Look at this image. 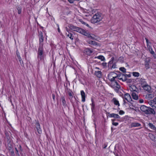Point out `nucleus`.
<instances>
[{
    "label": "nucleus",
    "instance_id": "nucleus-32",
    "mask_svg": "<svg viewBox=\"0 0 156 156\" xmlns=\"http://www.w3.org/2000/svg\"><path fill=\"white\" fill-rule=\"evenodd\" d=\"M124 75V74L119 73V74L117 75V76H117V78H118V79L120 80V78H122Z\"/></svg>",
    "mask_w": 156,
    "mask_h": 156
},
{
    "label": "nucleus",
    "instance_id": "nucleus-26",
    "mask_svg": "<svg viewBox=\"0 0 156 156\" xmlns=\"http://www.w3.org/2000/svg\"><path fill=\"white\" fill-rule=\"evenodd\" d=\"M18 13L19 14H20L22 12V7L20 5L16 6V7Z\"/></svg>",
    "mask_w": 156,
    "mask_h": 156
},
{
    "label": "nucleus",
    "instance_id": "nucleus-30",
    "mask_svg": "<svg viewBox=\"0 0 156 156\" xmlns=\"http://www.w3.org/2000/svg\"><path fill=\"white\" fill-rule=\"evenodd\" d=\"M95 58H98L101 60L102 61H103L105 60V58L103 55H99L97 57H95Z\"/></svg>",
    "mask_w": 156,
    "mask_h": 156
},
{
    "label": "nucleus",
    "instance_id": "nucleus-63",
    "mask_svg": "<svg viewBox=\"0 0 156 156\" xmlns=\"http://www.w3.org/2000/svg\"><path fill=\"white\" fill-rule=\"evenodd\" d=\"M12 147V146L11 145H10V146H9V148L10 149H11Z\"/></svg>",
    "mask_w": 156,
    "mask_h": 156
},
{
    "label": "nucleus",
    "instance_id": "nucleus-27",
    "mask_svg": "<svg viewBox=\"0 0 156 156\" xmlns=\"http://www.w3.org/2000/svg\"><path fill=\"white\" fill-rule=\"evenodd\" d=\"M88 43L91 45L96 46L98 45V43L95 41L90 40L88 41Z\"/></svg>",
    "mask_w": 156,
    "mask_h": 156
},
{
    "label": "nucleus",
    "instance_id": "nucleus-45",
    "mask_svg": "<svg viewBox=\"0 0 156 156\" xmlns=\"http://www.w3.org/2000/svg\"><path fill=\"white\" fill-rule=\"evenodd\" d=\"M16 54L17 58L20 57V53L18 51H16Z\"/></svg>",
    "mask_w": 156,
    "mask_h": 156
},
{
    "label": "nucleus",
    "instance_id": "nucleus-42",
    "mask_svg": "<svg viewBox=\"0 0 156 156\" xmlns=\"http://www.w3.org/2000/svg\"><path fill=\"white\" fill-rule=\"evenodd\" d=\"M115 118L117 119H119L120 118V117L118 114H115Z\"/></svg>",
    "mask_w": 156,
    "mask_h": 156
},
{
    "label": "nucleus",
    "instance_id": "nucleus-28",
    "mask_svg": "<svg viewBox=\"0 0 156 156\" xmlns=\"http://www.w3.org/2000/svg\"><path fill=\"white\" fill-rule=\"evenodd\" d=\"M150 105L152 107V108L154 109L155 110V112L156 111V105H155L154 103L153 102V101L151 102L150 104Z\"/></svg>",
    "mask_w": 156,
    "mask_h": 156
},
{
    "label": "nucleus",
    "instance_id": "nucleus-10",
    "mask_svg": "<svg viewBox=\"0 0 156 156\" xmlns=\"http://www.w3.org/2000/svg\"><path fill=\"white\" fill-rule=\"evenodd\" d=\"M115 83L116 84V86L114 87V86H113V87H111L113 88L115 91L118 92L119 89L121 88L120 86L118 84L117 82H115Z\"/></svg>",
    "mask_w": 156,
    "mask_h": 156
},
{
    "label": "nucleus",
    "instance_id": "nucleus-13",
    "mask_svg": "<svg viewBox=\"0 0 156 156\" xmlns=\"http://www.w3.org/2000/svg\"><path fill=\"white\" fill-rule=\"evenodd\" d=\"M139 82L141 84L142 87L143 86V85H145L147 84L145 80L142 78H141L139 80Z\"/></svg>",
    "mask_w": 156,
    "mask_h": 156
},
{
    "label": "nucleus",
    "instance_id": "nucleus-25",
    "mask_svg": "<svg viewBox=\"0 0 156 156\" xmlns=\"http://www.w3.org/2000/svg\"><path fill=\"white\" fill-rule=\"evenodd\" d=\"M66 36L69 37L72 40H73L74 36L73 35V34L70 33L69 32H68V33H66Z\"/></svg>",
    "mask_w": 156,
    "mask_h": 156
},
{
    "label": "nucleus",
    "instance_id": "nucleus-47",
    "mask_svg": "<svg viewBox=\"0 0 156 156\" xmlns=\"http://www.w3.org/2000/svg\"><path fill=\"white\" fill-rule=\"evenodd\" d=\"M112 124L114 126H117L119 124L118 122H112Z\"/></svg>",
    "mask_w": 156,
    "mask_h": 156
},
{
    "label": "nucleus",
    "instance_id": "nucleus-14",
    "mask_svg": "<svg viewBox=\"0 0 156 156\" xmlns=\"http://www.w3.org/2000/svg\"><path fill=\"white\" fill-rule=\"evenodd\" d=\"M154 97V93H151V94H147L145 95V98L148 100H150Z\"/></svg>",
    "mask_w": 156,
    "mask_h": 156
},
{
    "label": "nucleus",
    "instance_id": "nucleus-29",
    "mask_svg": "<svg viewBox=\"0 0 156 156\" xmlns=\"http://www.w3.org/2000/svg\"><path fill=\"white\" fill-rule=\"evenodd\" d=\"M80 21L82 24L85 25L87 27L89 28H90V27L89 26V25L85 22L83 20H80Z\"/></svg>",
    "mask_w": 156,
    "mask_h": 156
},
{
    "label": "nucleus",
    "instance_id": "nucleus-35",
    "mask_svg": "<svg viewBox=\"0 0 156 156\" xmlns=\"http://www.w3.org/2000/svg\"><path fill=\"white\" fill-rule=\"evenodd\" d=\"M132 73L133 76L135 77H138L140 75V73L137 72H133Z\"/></svg>",
    "mask_w": 156,
    "mask_h": 156
},
{
    "label": "nucleus",
    "instance_id": "nucleus-40",
    "mask_svg": "<svg viewBox=\"0 0 156 156\" xmlns=\"http://www.w3.org/2000/svg\"><path fill=\"white\" fill-rule=\"evenodd\" d=\"M151 139L156 144V137H151Z\"/></svg>",
    "mask_w": 156,
    "mask_h": 156
},
{
    "label": "nucleus",
    "instance_id": "nucleus-59",
    "mask_svg": "<svg viewBox=\"0 0 156 156\" xmlns=\"http://www.w3.org/2000/svg\"><path fill=\"white\" fill-rule=\"evenodd\" d=\"M58 31L59 33H60L61 32H60L59 27H58Z\"/></svg>",
    "mask_w": 156,
    "mask_h": 156
},
{
    "label": "nucleus",
    "instance_id": "nucleus-33",
    "mask_svg": "<svg viewBox=\"0 0 156 156\" xmlns=\"http://www.w3.org/2000/svg\"><path fill=\"white\" fill-rule=\"evenodd\" d=\"M120 80H122V81H126L127 80L126 77V76H125L124 74L122 78H120Z\"/></svg>",
    "mask_w": 156,
    "mask_h": 156
},
{
    "label": "nucleus",
    "instance_id": "nucleus-41",
    "mask_svg": "<svg viewBox=\"0 0 156 156\" xmlns=\"http://www.w3.org/2000/svg\"><path fill=\"white\" fill-rule=\"evenodd\" d=\"M150 53L152 55L154 54V52L153 51L152 48H151L149 50Z\"/></svg>",
    "mask_w": 156,
    "mask_h": 156
},
{
    "label": "nucleus",
    "instance_id": "nucleus-37",
    "mask_svg": "<svg viewBox=\"0 0 156 156\" xmlns=\"http://www.w3.org/2000/svg\"><path fill=\"white\" fill-rule=\"evenodd\" d=\"M118 60L121 62H123L124 61V58L122 56H121L119 58Z\"/></svg>",
    "mask_w": 156,
    "mask_h": 156
},
{
    "label": "nucleus",
    "instance_id": "nucleus-19",
    "mask_svg": "<svg viewBox=\"0 0 156 156\" xmlns=\"http://www.w3.org/2000/svg\"><path fill=\"white\" fill-rule=\"evenodd\" d=\"M112 102H113L115 105H118V106H119L120 104L119 101L116 98H113L112 100Z\"/></svg>",
    "mask_w": 156,
    "mask_h": 156
},
{
    "label": "nucleus",
    "instance_id": "nucleus-16",
    "mask_svg": "<svg viewBox=\"0 0 156 156\" xmlns=\"http://www.w3.org/2000/svg\"><path fill=\"white\" fill-rule=\"evenodd\" d=\"M61 100L62 101V104L64 108L66 107L67 106V105L66 104V101L64 96H62L61 97Z\"/></svg>",
    "mask_w": 156,
    "mask_h": 156
},
{
    "label": "nucleus",
    "instance_id": "nucleus-39",
    "mask_svg": "<svg viewBox=\"0 0 156 156\" xmlns=\"http://www.w3.org/2000/svg\"><path fill=\"white\" fill-rule=\"evenodd\" d=\"M68 94L69 96V98L71 100L73 97L72 94V93L69 92L68 93Z\"/></svg>",
    "mask_w": 156,
    "mask_h": 156
},
{
    "label": "nucleus",
    "instance_id": "nucleus-56",
    "mask_svg": "<svg viewBox=\"0 0 156 156\" xmlns=\"http://www.w3.org/2000/svg\"><path fill=\"white\" fill-rule=\"evenodd\" d=\"M107 144H105L104 145H103V148H106L107 147Z\"/></svg>",
    "mask_w": 156,
    "mask_h": 156
},
{
    "label": "nucleus",
    "instance_id": "nucleus-6",
    "mask_svg": "<svg viewBox=\"0 0 156 156\" xmlns=\"http://www.w3.org/2000/svg\"><path fill=\"white\" fill-rule=\"evenodd\" d=\"M91 100L92 101V103L90 104V105L91 106V109L93 114H94L95 112V104L93 99L92 98L91 99Z\"/></svg>",
    "mask_w": 156,
    "mask_h": 156
},
{
    "label": "nucleus",
    "instance_id": "nucleus-31",
    "mask_svg": "<svg viewBox=\"0 0 156 156\" xmlns=\"http://www.w3.org/2000/svg\"><path fill=\"white\" fill-rule=\"evenodd\" d=\"M117 75H118V74H117L114 72H111L110 73H109V74H108V77H109L110 76H117Z\"/></svg>",
    "mask_w": 156,
    "mask_h": 156
},
{
    "label": "nucleus",
    "instance_id": "nucleus-12",
    "mask_svg": "<svg viewBox=\"0 0 156 156\" xmlns=\"http://www.w3.org/2000/svg\"><path fill=\"white\" fill-rule=\"evenodd\" d=\"M145 90L149 92L151 89V87L149 86L147 83L145 85H143L142 87Z\"/></svg>",
    "mask_w": 156,
    "mask_h": 156
},
{
    "label": "nucleus",
    "instance_id": "nucleus-34",
    "mask_svg": "<svg viewBox=\"0 0 156 156\" xmlns=\"http://www.w3.org/2000/svg\"><path fill=\"white\" fill-rule=\"evenodd\" d=\"M18 60L20 63V65L22 66H24L23 62V60H22L21 57H20L19 58H18Z\"/></svg>",
    "mask_w": 156,
    "mask_h": 156
},
{
    "label": "nucleus",
    "instance_id": "nucleus-20",
    "mask_svg": "<svg viewBox=\"0 0 156 156\" xmlns=\"http://www.w3.org/2000/svg\"><path fill=\"white\" fill-rule=\"evenodd\" d=\"M95 74L99 78H101L102 77V73L101 71H95Z\"/></svg>",
    "mask_w": 156,
    "mask_h": 156
},
{
    "label": "nucleus",
    "instance_id": "nucleus-55",
    "mask_svg": "<svg viewBox=\"0 0 156 156\" xmlns=\"http://www.w3.org/2000/svg\"><path fill=\"white\" fill-rule=\"evenodd\" d=\"M52 98L53 100L55 101V96L54 94H52Z\"/></svg>",
    "mask_w": 156,
    "mask_h": 156
},
{
    "label": "nucleus",
    "instance_id": "nucleus-18",
    "mask_svg": "<svg viewBox=\"0 0 156 156\" xmlns=\"http://www.w3.org/2000/svg\"><path fill=\"white\" fill-rule=\"evenodd\" d=\"M141 125L139 123L136 122H133L131 123V127H136L141 126Z\"/></svg>",
    "mask_w": 156,
    "mask_h": 156
},
{
    "label": "nucleus",
    "instance_id": "nucleus-44",
    "mask_svg": "<svg viewBox=\"0 0 156 156\" xmlns=\"http://www.w3.org/2000/svg\"><path fill=\"white\" fill-rule=\"evenodd\" d=\"M116 65L115 64H113L112 66H111V67L110 69H112V68H116Z\"/></svg>",
    "mask_w": 156,
    "mask_h": 156
},
{
    "label": "nucleus",
    "instance_id": "nucleus-57",
    "mask_svg": "<svg viewBox=\"0 0 156 156\" xmlns=\"http://www.w3.org/2000/svg\"><path fill=\"white\" fill-rule=\"evenodd\" d=\"M15 149H16V154H18V155H19L18 151L17 150V149L16 148Z\"/></svg>",
    "mask_w": 156,
    "mask_h": 156
},
{
    "label": "nucleus",
    "instance_id": "nucleus-43",
    "mask_svg": "<svg viewBox=\"0 0 156 156\" xmlns=\"http://www.w3.org/2000/svg\"><path fill=\"white\" fill-rule=\"evenodd\" d=\"M124 113H125V112H124V111L122 110H120L119 112V114L120 115H123V114H124Z\"/></svg>",
    "mask_w": 156,
    "mask_h": 156
},
{
    "label": "nucleus",
    "instance_id": "nucleus-9",
    "mask_svg": "<svg viewBox=\"0 0 156 156\" xmlns=\"http://www.w3.org/2000/svg\"><path fill=\"white\" fill-rule=\"evenodd\" d=\"M84 53L87 55H90L91 54L93 53V50L90 49L88 48H86L83 51Z\"/></svg>",
    "mask_w": 156,
    "mask_h": 156
},
{
    "label": "nucleus",
    "instance_id": "nucleus-3",
    "mask_svg": "<svg viewBox=\"0 0 156 156\" xmlns=\"http://www.w3.org/2000/svg\"><path fill=\"white\" fill-rule=\"evenodd\" d=\"M44 55V51L43 48V44H40L39 45L37 51V58L40 60H42Z\"/></svg>",
    "mask_w": 156,
    "mask_h": 156
},
{
    "label": "nucleus",
    "instance_id": "nucleus-54",
    "mask_svg": "<svg viewBox=\"0 0 156 156\" xmlns=\"http://www.w3.org/2000/svg\"><path fill=\"white\" fill-rule=\"evenodd\" d=\"M65 29L66 30V31L67 32V33H68V32H69V29L67 27H65Z\"/></svg>",
    "mask_w": 156,
    "mask_h": 156
},
{
    "label": "nucleus",
    "instance_id": "nucleus-23",
    "mask_svg": "<svg viewBox=\"0 0 156 156\" xmlns=\"http://www.w3.org/2000/svg\"><path fill=\"white\" fill-rule=\"evenodd\" d=\"M40 40H39V41H40V43L39 45H40L41 44H43V42L44 41V39H43V34L42 32H41V34H40Z\"/></svg>",
    "mask_w": 156,
    "mask_h": 156
},
{
    "label": "nucleus",
    "instance_id": "nucleus-58",
    "mask_svg": "<svg viewBox=\"0 0 156 156\" xmlns=\"http://www.w3.org/2000/svg\"><path fill=\"white\" fill-rule=\"evenodd\" d=\"M132 81V80L131 79H129L128 80H127V82H128L130 83Z\"/></svg>",
    "mask_w": 156,
    "mask_h": 156
},
{
    "label": "nucleus",
    "instance_id": "nucleus-52",
    "mask_svg": "<svg viewBox=\"0 0 156 156\" xmlns=\"http://www.w3.org/2000/svg\"><path fill=\"white\" fill-rule=\"evenodd\" d=\"M11 154L12 156H14L15 154L13 151H12L11 152Z\"/></svg>",
    "mask_w": 156,
    "mask_h": 156
},
{
    "label": "nucleus",
    "instance_id": "nucleus-60",
    "mask_svg": "<svg viewBox=\"0 0 156 156\" xmlns=\"http://www.w3.org/2000/svg\"><path fill=\"white\" fill-rule=\"evenodd\" d=\"M115 120V119H112V122H114Z\"/></svg>",
    "mask_w": 156,
    "mask_h": 156
},
{
    "label": "nucleus",
    "instance_id": "nucleus-48",
    "mask_svg": "<svg viewBox=\"0 0 156 156\" xmlns=\"http://www.w3.org/2000/svg\"><path fill=\"white\" fill-rule=\"evenodd\" d=\"M126 76V77L127 78V77H130L131 76V75L130 74H124Z\"/></svg>",
    "mask_w": 156,
    "mask_h": 156
},
{
    "label": "nucleus",
    "instance_id": "nucleus-51",
    "mask_svg": "<svg viewBox=\"0 0 156 156\" xmlns=\"http://www.w3.org/2000/svg\"><path fill=\"white\" fill-rule=\"evenodd\" d=\"M102 66H103L105 67L107 65V63H103L102 64Z\"/></svg>",
    "mask_w": 156,
    "mask_h": 156
},
{
    "label": "nucleus",
    "instance_id": "nucleus-50",
    "mask_svg": "<svg viewBox=\"0 0 156 156\" xmlns=\"http://www.w3.org/2000/svg\"><path fill=\"white\" fill-rule=\"evenodd\" d=\"M153 102L154 103L155 105H156V97L153 100Z\"/></svg>",
    "mask_w": 156,
    "mask_h": 156
},
{
    "label": "nucleus",
    "instance_id": "nucleus-7",
    "mask_svg": "<svg viewBox=\"0 0 156 156\" xmlns=\"http://www.w3.org/2000/svg\"><path fill=\"white\" fill-rule=\"evenodd\" d=\"M35 126L37 132L39 134H41L42 133V131L40 127V125L38 122H36L35 124Z\"/></svg>",
    "mask_w": 156,
    "mask_h": 156
},
{
    "label": "nucleus",
    "instance_id": "nucleus-8",
    "mask_svg": "<svg viewBox=\"0 0 156 156\" xmlns=\"http://www.w3.org/2000/svg\"><path fill=\"white\" fill-rule=\"evenodd\" d=\"M123 98L124 99H125L128 102H129L132 101L131 97L130 94L127 93L125 94Z\"/></svg>",
    "mask_w": 156,
    "mask_h": 156
},
{
    "label": "nucleus",
    "instance_id": "nucleus-15",
    "mask_svg": "<svg viewBox=\"0 0 156 156\" xmlns=\"http://www.w3.org/2000/svg\"><path fill=\"white\" fill-rule=\"evenodd\" d=\"M80 93L82 97V101L84 102L85 101L86 95L85 93L83 90L81 91Z\"/></svg>",
    "mask_w": 156,
    "mask_h": 156
},
{
    "label": "nucleus",
    "instance_id": "nucleus-46",
    "mask_svg": "<svg viewBox=\"0 0 156 156\" xmlns=\"http://www.w3.org/2000/svg\"><path fill=\"white\" fill-rule=\"evenodd\" d=\"M145 39L146 40V41L147 45L149 44H151V42H149V41H148V39H147V38H145Z\"/></svg>",
    "mask_w": 156,
    "mask_h": 156
},
{
    "label": "nucleus",
    "instance_id": "nucleus-4",
    "mask_svg": "<svg viewBox=\"0 0 156 156\" xmlns=\"http://www.w3.org/2000/svg\"><path fill=\"white\" fill-rule=\"evenodd\" d=\"M102 18L100 14L97 13L93 16L90 21L92 23H95L100 21Z\"/></svg>",
    "mask_w": 156,
    "mask_h": 156
},
{
    "label": "nucleus",
    "instance_id": "nucleus-1",
    "mask_svg": "<svg viewBox=\"0 0 156 156\" xmlns=\"http://www.w3.org/2000/svg\"><path fill=\"white\" fill-rule=\"evenodd\" d=\"M69 29L73 31L86 36L89 39L92 40L94 39L95 38L92 36V34H90L89 32H87L85 30L81 28L75 26L72 24H70L68 26Z\"/></svg>",
    "mask_w": 156,
    "mask_h": 156
},
{
    "label": "nucleus",
    "instance_id": "nucleus-53",
    "mask_svg": "<svg viewBox=\"0 0 156 156\" xmlns=\"http://www.w3.org/2000/svg\"><path fill=\"white\" fill-rule=\"evenodd\" d=\"M139 102L140 103H142L144 102V100L143 99H140L139 101Z\"/></svg>",
    "mask_w": 156,
    "mask_h": 156
},
{
    "label": "nucleus",
    "instance_id": "nucleus-36",
    "mask_svg": "<svg viewBox=\"0 0 156 156\" xmlns=\"http://www.w3.org/2000/svg\"><path fill=\"white\" fill-rule=\"evenodd\" d=\"M123 73H125L126 72V69L124 67H120L119 69Z\"/></svg>",
    "mask_w": 156,
    "mask_h": 156
},
{
    "label": "nucleus",
    "instance_id": "nucleus-64",
    "mask_svg": "<svg viewBox=\"0 0 156 156\" xmlns=\"http://www.w3.org/2000/svg\"><path fill=\"white\" fill-rule=\"evenodd\" d=\"M21 145H20L19 146V148L21 149Z\"/></svg>",
    "mask_w": 156,
    "mask_h": 156
},
{
    "label": "nucleus",
    "instance_id": "nucleus-2",
    "mask_svg": "<svg viewBox=\"0 0 156 156\" xmlns=\"http://www.w3.org/2000/svg\"><path fill=\"white\" fill-rule=\"evenodd\" d=\"M140 109L141 111L147 115H154L155 114L154 109H152V108L146 106L145 105H141Z\"/></svg>",
    "mask_w": 156,
    "mask_h": 156
},
{
    "label": "nucleus",
    "instance_id": "nucleus-24",
    "mask_svg": "<svg viewBox=\"0 0 156 156\" xmlns=\"http://www.w3.org/2000/svg\"><path fill=\"white\" fill-rule=\"evenodd\" d=\"M148 126L149 128L152 129L156 131V127L153 125L152 123H149L148 124Z\"/></svg>",
    "mask_w": 156,
    "mask_h": 156
},
{
    "label": "nucleus",
    "instance_id": "nucleus-5",
    "mask_svg": "<svg viewBox=\"0 0 156 156\" xmlns=\"http://www.w3.org/2000/svg\"><path fill=\"white\" fill-rule=\"evenodd\" d=\"M116 78H117V76H110L109 77H108V79L111 82L110 85L111 87H113V86H114L113 84L114 82L115 83V82H117L116 80H115V79Z\"/></svg>",
    "mask_w": 156,
    "mask_h": 156
},
{
    "label": "nucleus",
    "instance_id": "nucleus-17",
    "mask_svg": "<svg viewBox=\"0 0 156 156\" xmlns=\"http://www.w3.org/2000/svg\"><path fill=\"white\" fill-rule=\"evenodd\" d=\"M149 61L150 60L149 59H146L145 60V68L146 69H148L150 68V65L149 63Z\"/></svg>",
    "mask_w": 156,
    "mask_h": 156
},
{
    "label": "nucleus",
    "instance_id": "nucleus-61",
    "mask_svg": "<svg viewBox=\"0 0 156 156\" xmlns=\"http://www.w3.org/2000/svg\"><path fill=\"white\" fill-rule=\"evenodd\" d=\"M125 100V99H124V100H123L124 104H125L126 103V102Z\"/></svg>",
    "mask_w": 156,
    "mask_h": 156
},
{
    "label": "nucleus",
    "instance_id": "nucleus-38",
    "mask_svg": "<svg viewBox=\"0 0 156 156\" xmlns=\"http://www.w3.org/2000/svg\"><path fill=\"white\" fill-rule=\"evenodd\" d=\"M115 113H112V114H109V113L108 116L110 117H113L115 118Z\"/></svg>",
    "mask_w": 156,
    "mask_h": 156
},
{
    "label": "nucleus",
    "instance_id": "nucleus-11",
    "mask_svg": "<svg viewBox=\"0 0 156 156\" xmlns=\"http://www.w3.org/2000/svg\"><path fill=\"white\" fill-rule=\"evenodd\" d=\"M130 90L131 91H133V92L135 91L137 93H138V89L135 85H132L130 86Z\"/></svg>",
    "mask_w": 156,
    "mask_h": 156
},
{
    "label": "nucleus",
    "instance_id": "nucleus-62",
    "mask_svg": "<svg viewBox=\"0 0 156 156\" xmlns=\"http://www.w3.org/2000/svg\"><path fill=\"white\" fill-rule=\"evenodd\" d=\"M114 87H115V86H115V85H116V83H115L114 82Z\"/></svg>",
    "mask_w": 156,
    "mask_h": 156
},
{
    "label": "nucleus",
    "instance_id": "nucleus-21",
    "mask_svg": "<svg viewBox=\"0 0 156 156\" xmlns=\"http://www.w3.org/2000/svg\"><path fill=\"white\" fill-rule=\"evenodd\" d=\"M131 95L133 98L134 100H136L138 98V95H137L134 92H132Z\"/></svg>",
    "mask_w": 156,
    "mask_h": 156
},
{
    "label": "nucleus",
    "instance_id": "nucleus-49",
    "mask_svg": "<svg viewBox=\"0 0 156 156\" xmlns=\"http://www.w3.org/2000/svg\"><path fill=\"white\" fill-rule=\"evenodd\" d=\"M147 46L148 50L150 49H151L152 48L151 47V45L150 44L147 45Z\"/></svg>",
    "mask_w": 156,
    "mask_h": 156
},
{
    "label": "nucleus",
    "instance_id": "nucleus-22",
    "mask_svg": "<svg viewBox=\"0 0 156 156\" xmlns=\"http://www.w3.org/2000/svg\"><path fill=\"white\" fill-rule=\"evenodd\" d=\"M114 58L112 57L111 58V60L109 61L108 63V66L109 68H110L111 66L113 64V60H114Z\"/></svg>",
    "mask_w": 156,
    "mask_h": 156
}]
</instances>
